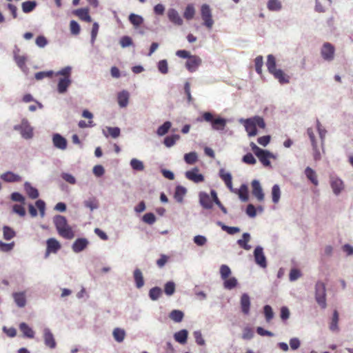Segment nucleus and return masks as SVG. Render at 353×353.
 I'll return each mask as SVG.
<instances>
[{
	"instance_id": "25",
	"label": "nucleus",
	"mask_w": 353,
	"mask_h": 353,
	"mask_svg": "<svg viewBox=\"0 0 353 353\" xmlns=\"http://www.w3.org/2000/svg\"><path fill=\"white\" fill-rule=\"evenodd\" d=\"M201 205L205 209H210L212 207V202L210 196L205 192H201L199 194Z\"/></svg>"
},
{
	"instance_id": "14",
	"label": "nucleus",
	"mask_w": 353,
	"mask_h": 353,
	"mask_svg": "<svg viewBox=\"0 0 353 353\" xmlns=\"http://www.w3.org/2000/svg\"><path fill=\"white\" fill-rule=\"evenodd\" d=\"M168 17L170 21L176 26H181L183 23V19L175 9L170 8L168 10Z\"/></svg>"
},
{
	"instance_id": "49",
	"label": "nucleus",
	"mask_w": 353,
	"mask_h": 353,
	"mask_svg": "<svg viewBox=\"0 0 353 353\" xmlns=\"http://www.w3.org/2000/svg\"><path fill=\"white\" fill-rule=\"evenodd\" d=\"M280 196H281L280 188L278 185H274L272 189V201L274 203H278L280 199Z\"/></svg>"
},
{
	"instance_id": "18",
	"label": "nucleus",
	"mask_w": 353,
	"mask_h": 353,
	"mask_svg": "<svg viewBox=\"0 0 353 353\" xmlns=\"http://www.w3.org/2000/svg\"><path fill=\"white\" fill-rule=\"evenodd\" d=\"M52 141L54 145L59 149L65 150L67 147L66 139L59 134H54Z\"/></svg>"
},
{
	"instance_id": "15",
	"label": "nucleus",
	"mask_w": 353,
	"mask_h": 353,
	"mask_svg": "<svg viewBox=\"0 0 353 353\" xmlns=\"http://www.w3.org/2000/svg\"><path fill=\"white\" fill-rule=\"evenodd\" d=\"M88 243L89 242L86 239L79 238L73 243L72 250L76 253H79L85 249Z\"/></svg>"
},
{
	"instance_id": "60",
	"label": "nucleus",
	"mask_w": 353,
	"mask_h": 353,
	"mask_svg": "<svg viewBox=\"0 0 353 353\" xmlns=\"http://www.w3.org/2000/svg\"><path fill=\"white\" fill-rule=\"evenodd\" d=\"M242 161L243 163L248 165H254L256 162V159L252 153H247L243 156Z\"/></svg>"
},
{
	"instance_id": "6",
	"label": "nucleus",
	"mask_w": 353,
	"mask_h": 353,
	"mask_svg": "<svg viewBox=\"0 0 353 353\" xmlns=\"http://www.w3.org/2000/svg\"><path fill=\"white\" fill-rule=\"evenodd\" d=\"M335 48L330 43H325L321 50L322 58L327 61H331L334 58Z\"/></svg>"
},
{
	"instance_id": "39",
	"label": "nucleus",
	"mask_w": 353,
	"mask_h": 353,
	"mask_svg": "<svg viewBox=\"0 0 353 353\" xmlns=\"http://www.w3.org/2000/svg\"><path fill=\"white\" fill-rule=\"evenodd\" d=\"M113 336L116 341L121 343L125 336V332L123 329L117 327L113 330Z\"/></svg>"
},
{
	"instance_id": "27",
	"label": "nucleus",
	"mask_w": 353,
	"mask_h": 353,
	"mask_svg": "<svg viewBox=\"0 0 353 353\" xmlns=\"http://www.w3.org/2000/svg\"><path fill=\"white\" fill-rule=\"evenodd\" d=\"M129 92L126 90H123L122 92H119L117 96L118 99V103L120 107L125 108L128 104L129 101Z\"/></svg>"
},
{
	"instance_id": "31",
	"label": "nucleus",
	"mask_w": 353,
	"mask_h": 353,
	"mask_svg": "<svg viewBox=\"0 0 353 353\" xmlns=\"http://www.w3.org/2000/svg\"><path fill=\"white\" fill-rule=\"evenodd\" d=\"M14 302L20 307H24L26 303V295L23 292H15L12 295Z\"/></svg>"
},
{
	"instance_id": "58",
	"label": "nucleus",
	"mask_w": 353,
	"mask_h": 353,
	"mask_svg": "<svg viewBox=\"0 0 353 353\" xmlns=\"http://www.w3.org/2000/svg\"><path fill=\"white\" fill-rule=\"evenodd\" d=\"M265 320L267 322H270L274 317V312L272 307L267 305L263 308Z\"/></svg>"
},
{
	"instance_id": "55",
	"label": "nucleus",
	"mask_w": 353,
	"mask_h": 353,
	"mask_svg": "<svg viewBox=\"0 0 353 353\" xmlns=\"http://www.w3.org/2000/svg\"><path fill=\"white\" fill-rule=\"evenodd\" d=\"M164 292L168 295H172L175 292V284L172 281H168L165 284L164 286Z\"/></svg>"
},
{
	"instance_id": "17",
	"label": "nucleus",
	"mask_w": 353,
	"mask_h": 353,
	"mask_svg": "<svg viewBox=\"0 0 353 353\" xmlns=\"http://www.w3.org/2000/svg\"><path fill=\"white\" fill-rule=\"evenodd\" d=\"M330 185L336 195H339L344 188L343 181L339 178H332L330 181Z\"/></svg>"
},
{
	"instance_id": "45",
	"label": "nucleus",
	"mask_w": 353,
	"mask_h": 353,
	"mask_svg": "<svg viewBox=\"0 0 353 353\" xmlns=\"http://www.w3.org/2000/svg\"><path fill=\"white\" fill-rule=\"evenodd\" d=\"M162 294V290L159 287H154L150 290L149 296L152 301L157 300Z\"/></svg>"
},
{
	"instance_id": "5",
	"label": "nucleus",
	"mask_w": 353,
	"mask_h": 353,
	"mask_svg": "<svg viewBox=\"0 0 353 353\" xmlns=\"http://www.w3.org/2000/svg\"><path fill=\"white\" fill-rule=\"evenodd\" d=\"M201 17L203 21V26L208 30H211L214 25V19L212 18V10L209 5L203 4L201 6Z\"/></svg>"
},
{
	"instance_id": "19",
	"label": "nucleus",
	"mask_w": 353,
	"mask_h": 353,
	"mask_svg": "<svg viewBox=\"0 0 353 353\" xmlns=\"http://www.w3.org/2000/svg\"><path fill=\"white\" fill-rule=\"evenodd\" d=\"M241 308L244 314H248L250 309V299L247 294H243L241 297Z\"/></svg>"
},
{
	"instance_id": "50",
	"label": "nucleus",
	"mask_w": 353,
	"mask_h": 353,
	"mask_svg": "<svg viewBox=\"0 0 353 353\" xmlns=\"http://www.w3.org/2000/svg\"><path fill=\"white\" fill-rule=\"evenodd\" d=\"M263 65V57L259 55L257 56L254 59L255 70L259 74H262V67Z\"/></svg>"
},
{
	"instance_id": "63",
	"label": "nucleus",
	"mask_w": 353,
	"mask_h": 353,
	"mask_svg": "<svg viewBox=\"0 0 353 353\" xmlns=\"http://www.w3.org/2000/svg\"><path fill=\"white\" fill-rule=\"evenodd\" d=\"M301 273L299 270L294 268L290 270L289 278L291 281H294L301 277Z\"/></svg>"
},
{
	"instance_id": "62",
	"label": "nucleus",
	"mask_w": 353,
	"mask_h": 353,
	"mask_svg": "<svg viewBox=\"0 0 353 353\" xmlns=\"http://www.w3.org/2000/svg\"><path fill=\"white\" fill-rule=\"evenodd\" d=\"M72 68L70 66L65 67L56 73V75H62L63 78H70Z\"/></svg>"
},
{
	"instance_id": "22",
	"label": "nucleus",
	"mask_w": 353,
	"mask_h": 353,
	"mask_svg": "<svg viewBox=\"0 0 353 353\" xmlns=\"http://www.w3.org/2000/svg\"><path fill=\"white\" fill-rule=\"evenodd\" d=\"M1 179L6 182L13 183L21 181V177L12 172H7L1 174Z\"/></svg>"
},
{
	"instance_id": "59",
	"label": "nucleus",
	"mask_w": 353,
	"mask_h": 353,
	"mask_svg": "<svg viewBox=\"0 0 353 353\" xmlns=\"http://www.w3.org/2000/svg\"><path fill=\"white\" fill-rule=\"evenodd\" d=\"M158 70L161 73L163 74H165L168 72V62L165 59L161 60L159 61Z\"/></svg>"
},
{
	"instance_id": "12",
	"label": "nucleus",
	"mask_w": 353,
	"mask_h": 353,
	"mask_svg": "<svg viewBox=\"0 0 353 353\" xmlns=\"http://www.w3.org/2000/svg\"><path fill=\"white\" fill-rule=\"evenodd\" d=\"M199 171L197 168H194L191 170L185 172V176L188 179L194 183L203 182L204 181V176L200 174Z\"/></svg>"
},
{
	"instance_id": "30",
	"label": "nucleus",
	"mask_w": 353,
	"mask_h": 353,
	"mask_svg": "<svg viewBox=\"0 0 353 353\" xmlns=\"http://www.w3.org/2000/svg\"><path fill=\"white\" fill-rule=\"evenodd\" d=\"M188 332L186 330H181L176 332L174 335L176 341L181 344H185L187 342Z\"/></svg>"
},
{
	"instance_id": "33",
	"label": "nucleus",
	"mask_w": 353,
	"mask_h": 353,
	"mask_svg": "<svg viewBox=\"0 0 353 353\" xmlns=\"http://www.w3.org/2000/svg\"><path fill=\"white\" fill-rule=\"evenodd\" d=\"M134 279L137 288H141L143 286V276L141 271L139 269H136L134 271Z\"/></svg>"
},
{
	"instance_id": "21",
	"label": "nucleus",
	"mask_w": 353,
	"mask_h": 353,
	"mask_svg": "<svg viewBox=\"0 0 353 353\" xmlns=\"http://www.w3.org/2000/svg\"><path fill=\"white\" fill-rule=\"evenodd\" d=\"M272 74H273L274 78L281 84L288 83L290 82V77L281 69L276 70Z\"/></svg>"
},
{
	"instance_id": "16",
	"label": "nucleus",
	"mask_w": 353,
	"mask_h": 353,
	"mask_svg": "<svg viewBox=\"0 0 353 353\" xmlns=\"http://www.w3.org/2000/svg\"><path fill=\"white\" fill-rule=\"evenodd\" d=\"M255 155L259 158V161L264 166L270 165V159L272 157L273 155L270 152L262 149Z\"/></svg>"
},
{
	"instance_id": "2",
	"label": "nucleus",
	"mask_w": 353,
	"mask_h": 353,
	"mask_svg": "<svg viewBox=\"0 0 353 353\" xmlns=\"http://www.w3.org/2000/svg\"><path fill=\"white\" fill-rule=\"evenodd\" d=\"M53 222L59 236L65 239H72L74 237V231L68 224L65 216L57 215L54 217Z\"/></svg>"
},
{
	"instance_id": "24",
	"label": "nucleus",
	"mask_w": 353,
	"mask_h": 353,
	"mask_svg": "<svg viewBox=\"0 0 353 353\" xmlns=\"http://www.w3.org/2000/svg\"><path fill=\"white\" fill-rule=\"evenodd\" d=\"M305 174L307 179L315 186L319 185V181L316 172L310 167H307L305 169Z\"/></svg>"
},
{
	"instance_id": "35",
	"label": "nucleus",
	"mask_w": 353,
	"mask_h": 353,
	"mask_svg": "<svg viewBox=\"0 0 353 353\" xmlns=\"http://www.w3.org/2000/svg\"><path fill=\"white\" fill-rule=\"evenodd\" d=\"M169 317L176 323H180L183 321L184 317V314L182 311L179 310H172L170 314Z\"/></svg>"
},
{
	"instance_id": "48",
	"label": "nucleus",
	"mask_w": 353,
	"mask_h": 353,
	"mask_svg": "<svg viewBox=\"0 0 353 353\" xmlns=\"http://www.w3.org/2000/svg\"><path fill=\"white\" fill-rule=\"evenodd\" d=\"M171 125H172V124L170 121H165L163 125H161V126H159L158 128L157 131L158 135H159V136L165 135L168 132L170 128H171Z\"/></svg>"
},
{
	"instance_id": "51",
	"label": "nucleus",
	"mask_w": 353,
	"mask_h": 353,
	"mask_svg": "<svg viewBox=\"0 0 353 353\" xmlns=\"http://www.w3.org/2000/svg\"><path fill=\"white\" fill-rule=\"evenodd\" d=\"M339 314L336 310L334 311L332 321L330 325V329L332 331L338 330Z\"/></svg>"
},
{
	"instance_id": "64",
	"label": "nucleus",
	"mask_w": 353,
	"mask_h": 353,
	"mask_svg": "<svg viewBox=\"0 0 353 353\" xmlns=\"http://www.w3.org/2000/svg\"><path fill=\"white\" fill-rule=\"evenodd\" d=\"M84 205L85 207L90 208L91 210L97 208L98 204L97 201L95 199H89L84 201Z\"/></svg>"
},
{
	"instance_id": "44",
	"label": "nucleus",
	"mask_w": 353,
	"mask_h": 353,
	"mask_svg": "<svg viewBox=\"0 0 353 353\" xmlns=\"http://www.w3.org/2000/svg\"><path fill=\"white\" fill-rule=\"evenodd\" d=\"M223 286L225 289L232 290L237 285V280L235 277H230L223 280Z\"/></svg>"
},
{
	"instance_id": "32",
	"label": "nucleus",
	"mask_w": 353,
	"mask_h": 353,
	"mask_svg": "<svg viewBox=\"0 0 353 353\" xmlns=\"http://www.w3.org/2000/svg\"><path fill=\"white\" fill-rule=\"evenodd\" d=\"M19 329L23 332L24 336L32 339L34 336V332L26 323H21L19 325Z\"/></svg>"
},
{
	"instance_id": "13",
	"label": "nucleus",
	"mask_w": 353,
	"mask_h": 353,
	"mask_svg": "<svg viewBox=\"0 0 353 353\" xmlns=\"http://www.w3.org/2000/svg\"><path fill=\"white\" fill-rule=\"evenodd\" d=\"M43 339L45 345L48 347L54 349L56 347L57 343L54 335L48 328L43 330Z\"/></svg>"
},
{
	"instance_id": "34",
	"label": "nucleus",
	"mask_w": 353,
	"mask_h": 353,
	"mask_svg": "<svg viewBox=\"0 0 353 353\" xmlns=\"http://www.w3.org/2000/svg\"><path fill=\"white\" fill-rule=\"evenodd\" d=\"M250 234L248 233H243V236H242V239L238 240L237 243L239 244V245L241 248H242L246 250H249L251 248V246L248 244V243L250 241Z\"/></svg>"
},
{
	"instance_id": "28",
	"label": "nucleus",
	"mask_w": 353,
	"mask_h": 353,
	"mask_svg": "<svg viewBox=\"0 0 353 353\" xmlns=\"http://www.w3.org/2000/svg\"><path fill=\"white\" fill-rule=\"evenodd\" d=\"M24 189L30 198L34 199L39 196V192L37 189L32 187L30 183L26 182L24 183Z\"/></svg>"
},
{
	"instance_id": "53",
	"label": "nucleus",
	"mask_w": 353,
	"mask_h": 353,
	"mask_svg": "<svg viewBox=\"0 0 353 353\" xmlns=\"http://www.w3.org/2000/svg\"><path fill=\"white\" fill-rule=\"evenodd\" d=\"M231 270L227 265H221L220 267V274L223 280L228 279L231 274Z\"/></svg>"
},
{
	"instance_id": "11",
	"label": "nucleus",
	"mask_w": 353,
	"mask_h": 353,
	"mask_svg": "<svg viewBox=\"0 0 353 353\" xmlns=\"http://www.w3.org/2000/svg\"><path fill=\"white\" fill-rule=\"evenodd\" d=\"M254 256L256 263L262 268H266L267 262L261 247H256L254 251Z\"/></svg>"
},
{
	"instance_id": "47",
	"label": "nucleus",
	"mask_w": 353,
	"mask_h": 353,
	"mask_svg": "<svg viewBox=\"0 0 353 353\" xmlns=\"http://www.w3.org/2000/svg\"><path fill=\"white\" fill-rule=\"evenodd\" d=\"M267 6L271 11L280 10L282 7L281 3L279 0H269Z\"/></svg>"
},
{
	"instance_id": "4",
	"label": "nucleus",
	"mask_w": 353,
	"mask_h": 353,
	"mask_svg": "<svg viewBox=\"0 0 353 353\" xmlns=\"http://www.w3.org/2000/svg\"><path fill=\"white\" fill-rule=\"evenodd\" d=\"M315 300L322 309L326 308L327 303L325 284L320 281H317L315 284Z\"/></svg>"
},
{
	"instance_id": "41",
	"label": "nucleus",
	"mask_w": 353,
	"mask_h": 353,
	"mask_svg": "<svg viewBox=\"0 0 353 353\" xmlns=\"http://www.w3.org/2000/svg\"><path fill=\"white\" fill-rule=\"evenodd\" d=\"M184 160L186 163L193 165L198 161V155L195 152H191L184 155Z\"/></svg>"
},
{
	"instance_id": "46",
	"label": "nucleus",
	"mask_w": 353,
	"mask_h": 353,
	"mask_svg": "<svg viewBox=\"0 0 353 353\" xmlns=\"http://www.w3.org/2000/svg\"><path fill=\"white\" fill-rule=\"evenodd\" d=\"M180 139V136L179 134H173L171 136H168L164 139V144L167 147H172L174 145L176 141Z\"/></svg>"
},
{
	"instance_id": "42",
	"label": "nucleus",
	"mask_w": 353,
	"mask_h": 353,
	"mask_svg": "<svg viewBox=\"0 0 353 353\" xmlns=\"http://www.w3.org/2000/svg\"><path fill=\"white\" fill-rule=\"evenodd\" d=\"M129 21L134 26L139 27L143 23V19L138 14L132 13L129 16Z\"/></svg>"
},
{
	"instance_id": "52",
	"label": "nucleus",
	"mask_w": 353,
	"mask_h": 353,
	"mask_svg": "<svg viewBox=\"0 0 353 353\" xmlns=\"http://www.w3.org/2000/svg\"><path fill=\"white\" fill-rule=\"evenodd\" d=\"M3 238L6 240H10L15 236V232L8 226H4L3 228Z\"/></svg>"
},
{
	"instance_id": "3",
	"label": "nucleus",
	"mask_w": 353,
	"mask_h": 353,
	"mask_svg": "<svg viewBox=\"0 0 353 353\" xmlns=\"http://www.w3.org/2000/svg\"><path fill=\"white\" fill-rule=\"evenodd\" d=\"M199 121H205L210 122L212 128L215 130H223L227 123L226 119L221 117L214 118L211 112H205L203 114L201 119H197Z\"/></svg>"
},
{
	"instance_id": "56",
	"label": "nucleus",
	"mask_w": 353,
	"mask_h": 353,
	"mask_svg": "<svg viewBox=\"0 0 353 353\" xmlns=\"http://www.w3.org/2000/svg\"><path fill=\"white\" fill-rule=\"evenodd\" d=\"M211 195H212V199L213 201H214V203L221 208V211L224 213V214H227V210L226 208L222 205V203H221V201H219L217 195H216V192H215V190H211Z\"/></svg>"
},
{
	"instance_id": "54",
	"label": "nucleus",
	"mask_w": 353,
	"mask_h": 353,
	"mask_svg": "<svg viewBox=\"0 0 353 353\" xmlns=\"http://www.w3.org/2000/svg\"><path fill=\"white\" fill-rule=\"evenodd\" d=\"M130 165L133 170L137 171H142L144 170V165L143 162L137 159H132L130 161Z\"/></svg>"
},
{
	"instance_id": "9",
	"label": "nucleus",
	"mask_w": 353,
	"mask_h": 353,
	"mask_svg": "<svg viewBox=\"0 0 353 353\" xmlns=\"http://www.w3.org/2000/svg\"><path fill=\"white\" fill-rule=\"evenodd\" d=\"M201 59L199 56L192 55L187 60L185 67L188 71H190V72H194L201 64Z\"/></svg>"
},
{
	"instance_id": "1",
	"label": "nucleus",
	"mask_w": 353,
	"mask_h": 353,
	"mask_svg": "<svg viewBox=\"0 0 353 353\" xmlns=\"http://www.w3.org/2000/svg\"><path fill=\"white\" fill-rule=\"evenodd\" d=\"M239 122L244 126L249 137H255L258 132L256 127L265 129L266 124L263 117L254 116L248 119H241Z\"/></svg>"
},
{
	"instance_id": "29",
	"label": "nucleus",
	"mask_w": 353,
	"mask_h": 353,
	"mask_svg": "<svg viewBox=\"0 0 353 353\" xmlns=\"http://www.w3.org/2000/svg\"><path fill=\"white\" fill-rule=\"evenodd\" d=\"M219 175L221 179L225 182L226 186L230 190H232V175L229 172H225L223 169L220 170Z\"/></svg>"
},
{
	"instance_id": "36",
	"label": "nucleus",
	"mask_w": 353,
	"mask_h": 353,
	"mask_svg": "<svg viewBox=\"0 0 353 353\" xmlns=\"http://www.w3.org/2000/svg\"><path fill=\"white\" fill-rule=\"evenodd\" d=\"M195 8L193 4H188L183 12V17L187 20H191L195 15Z\"/></svg>"
},
{
	"instance_id": "10",
	"label": "nucleus",
	"mask_w": 353,
	"mask_h": 353,
	"mask_svg": "<svg viewBox=\"0 0 353 353\" xmlns=\"http://www.w3.org/2000/svg\"><path fill=\"white\" fill-rule=\"evenodd\" d=\"M252 193L259 201L264 200V193L259 181L253 180L252 182Z\"/></svg>"
},
{
	"instance_id": "57",
	"label": "nucleus",
	"mask_w": 353,
	"mask_h": 353,
	"mask_svg": "<svg viewBox=\"0 0 353 353\" xmlns=\"http://www.w3.org/2000/svg\"><path fill=\"white\" fill-rule=\"evenodd\" d=\"M70 29L71 33L74 35L79 34L81 30L79 24L74 20L70 21Z\"/></svg>"
},
{
	"instance_id": "20",
	"label": "nucleus",
	"mask_w": 353,
	"mask_h": 353,
	"mask_svg": "<svg viewBox=\"0 0 353 353\" xmlns=\"http://www.w3.org/2000/svg\"><path fill=\"white\" fill-rule=\"evenodd\" d=\"M74 14L83 21L88 23L92 21L91 17L89 14V10L88 8L77 9L74 11Z\"/></svg>"
},
{
	"instance_id": "8",
	"label": "nucleus",
	"mask_w": 353,
	"mask_h": 353,
	"mask_svg": "<svg viewBox=\"0 0 353 353\" xmlns=\"http://www.w3.org/2000/svg\"><path fill=\"white\" fill-rule=\"evenodd\" d=\"M47 248L45 257H48L50 253H57L61 249L60 243L54 238L48 239L46 241Z\"/></svg>"
},
{
	"instance_id": "26",
	"label": "nucleus",
	"mask_w": 353,
	"mask_h": 353,
	"mask_svg": "<svg viewBox=\"0 0 353 353\" xmlns=\"http://www.w3.org/2000/svg\"><path fill=\"white\" fill-rule=\"evenodd\" d=\"M19 49H17L14 51V59L17 65L22 70L26 68V63L27 61L26 57L19 54Z\"/></svg>"
},
{
	"instance_id": "23",
	"label": "nucleus",
	"mask_w": 353,
	"mask_h": 353,
	"mask_svg": "<svg viewBox=\"0 0 353 353\" xmlns=\"http://www.w3.org/2000/svg\"><path fill=\"white\" fill-rule=\"evenodd\" d=\"M71 82L72 81L70 78H61L57 85V90L59 93H65L67 91L68 88L71 84Z\"/></svg>"
},
{
	"instance_id": "37",
	"label": "nucleus",
	"mask_w": 353,
	"mask_h": 353,
	"mask_svg": "<svg viewBox=\"0 0 353 353\" xmlns=\"http://www.w3.org/2000/svg\"><path fill=\"white\" fill-rule=\"evenodd\" d=\"M186 194V189L181 185L176 188L174 192V199L178 202H182L185 194Z\"/></svg>"
},
{
	"instance_id": "40",
	"label": "nucleus",
	"mask_w": 353,
	"mask_h": 353,
	"mask_svg": "<svg viewBox=\"0 0 353 353\" xmlns=\"http://www.w3.org/2000/svg\"><path fill=\"white\" fill-rule=\"evenodd\" d=\"M266 65L268 70L271 74L277 70L276 68V59L272 54H269L268 56Z\"/></svg>"
},
{
	"instance_id": "7",
	"label": "nucleus",
	"mask_w": 353,
	"mask_h": 353,
	"mask_svg": "<svg viewBox=\"0 0 353 353\" xmlns=\"http://www.w3.org/2000/svg\"><path fill=\"white\" fill-rule=\"evenodd\" d=\"M14 129L20 131L22 137L25 139H30L32 137V128L26 119H23L20 125H15Z\"/></svg>"
},
{
	"instance_id": "38",
	"label": "nucleus",
	"mask_w": 353,
	"mask_h": 353,
	"mask_svg": "<svg viewBox=\"0 0 353 353\" xmlns=\"http://www.w3.org/2000/svg\"><path fill=\"white\" fill-rule=\"evenodd\" d=\"M37 6L35 1H28L22 3V10L25 13H29L34 10Z\"/></svg>"
},
{
	"instance_id": "43",
	"label": "nucleus",
	"mask_w": 353,
	"mask_h": 353,
	"mask_svg": "<svg viewBox=\"0 0 353 353\" xmlns=\"http://www.w3.org/2000/svg\"><path fill=\"white\" fill-rule=\"evenodd\" d=\"M238 194L242 201H247L248 200V189L246 185L243 184L241 185L238 190Z\"/></svg>"
},
{
	"instance_id": "61",
	"label": "nucleus",
	"mask_w": 353,
	"mask_h": 353,
	"mask_svg": "<svg viewBox=\"0 0 353 353\" xmlns=\"http://www.w3.org/2000/svg\"><path fill=\"white\" fill-rule=\"evenodd\" d=\"M143 221L146 223L152 225L156 221V217L152 212L146 213L143 216Z\"/></svg>"
}]
</instances>
